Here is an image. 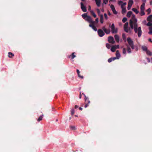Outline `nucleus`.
I'll return each instance as SVG.
<instances>
[{"label":"nucleus","mask_w":152,"mask_h":152,"mask_svg":"<svg viewBox=\"0 0 152 152\" xmlns=\"http://www.w3.org/2000/svg\"><path fill=\"white\" fill-rule=\"evenodd\" d=\"M82 16L83 19L86 20V13L82 15Z\"/></svg>","instance_id":"58836bf2"},{"label":"nucleus","mask_w":152,"mask_h":152,"mask_svg":"<svg viewBox=\"0 0 152 152\" xmlns=\"http://www.w3.org/2000/svg\"><path fill=\"white\" fill-rule=\"evenodd\" d=\"M148 41H150V42H152V41H151V38H149V39H148Z\"/></svg>","instance_id":"13d9d810"},{"label":"nucleus","mask_w":152,"mask_h":152,"mask_svg":"<svg viewBox=\"0 0 152 152\" xmlns=\"http://www.w3.org/2000/svg\"><path fill=\"white\" fill-rule=\"evenodd\" d=\"M150 4L152 6V1L150 2Z\"/></svg>","instance_id":"0e129e2a"},{"label":"nucleus","mask_w":152,"mask_h":152,"mask_svg":"<svg viewBox=\"0 0 152 152\" xmlns=\"http://www.w3.org/2000/svg\"><path fill=\"white\" fill-rule=\"evenodd\" d=\"M70 129L71 130H75L76 129L75 127L73 126H70Z\"/></svg>","instance_id":"e433bc0d"},{"label":"nucleus","mask_w":152,"mask_h":152,"mask_svg":"<svg viewBox=\"0 0 152 152\" xmlns=\"http://www.w3.org/2000/svg\"><path fill=\"white\" fill-rule=\"evenodd\" d=\"M75 52H73L71 55H70L69 56V58H71L72 59H73L76 57V56L75 55Z\"/></svg>","instance_id":"dca6fc26"},{"label":"nucleus","mask_w":152,"mask_h":152,"mask_svg":"<svg viewBox=\"0 0 152 152\" xmlns=\"http://www.w3.org/2000/svg\"><path fill=\"white\" fill-rule=\"evenodd\" d=\"M91 14L92 15V16H93L94 18H96V15L95 14V13L93 11H91Z\"/></svg>","instance_id":"2f4dec72"},{"label":"nucleus","mask_w":152,"mask_h":152,"mask_svg":"<svg viewBox=\"0 0 152 152\" xmlns=\"http://www.w3.org/2000/svg\"><path fill=\"white\" fill-rule=\"evenodd\" d=\"M75 113V110L73 109H72L71 110V114L73 115Z\"/></svg>","instance_id":"4c0bfd02"},{"label":"nucleus","mask_w":152,"mask_h":152,"mask_svg":"<svg viewBox=\"0 0 152 152\" xmlns=\"http://www.w3.org/2000/svg\"><path fill=\"white\" fill-rule=\"evenodd\" d=\"M108 14L109 15H111V13L109 12H108Z\"/></svg>","instance_id":"bf43d9fd"},{"label":"nucleus","mask_w":152,"mask_h":152,"mask_svg":"<svg viewBox=\"0 0 152 152\" xmlns=\"http://www.w3.org/2000/svg\"><path fill=\"white\" fill-rule=\"evenodd\" d=\"M82 94H83V95H84V97H85L84 99L85 100V101H86V95L83 93H82V94H81V92L80 93V96H79V98L80 99L81 98V96H82Z\"/></svg>","instance_id":"473e14b6"},{"label":"nucleus","mask_w":152,"mask_h":152,"mask_svg":"<svg viewBox=\"0 0 152 152\" xmlns=\"http://www.w3.org/2000/svg\"><path fill=\"white\" fill-rule=\"evenodd\" d=\"M133 3V1L132 0H129L128 3L127 9L128 10L130 9Z\"/></svg>","instance_id":"423d86ee"},{"label":"nucleus","mask_w":152,"mask_h":152,"mask_svg":"<svg viewBox=\"0 0 152 152\" xmlns=\"http://www.w3.org/2000/svg\"><path fill=\"white\" fill-rule=\"evenodd\" d=\"M123 53L124 54L126 53V50L125 48H124L123 50Z\"/></svg>","instance_id":"a19ab883"},{"label":"nucleus","mask_w":152,"mask_h":152,"mask_svg":"<svg viewBox=\"0 0 152 152\" xmlns=\"http://www.w3.org/2000/svg\"><path fill=\"white\" fill-rule=\"evenodd\" d=\"M121 8L122 9V13L123 14L125 13L126 12V10L125 8H124L123 7V5H121Z\"/></svg>","instance_id":"f8f14e48"},{"label":"nucleus","mask_w":152,"mask_h":152,"mask_svg":"<svg viewBox=\"0 0 152 152\" xmlns=\"http://www.w3.org/2000/svg\"><path fill=\"white\" fill-rule=\"evenodd\" d=\"M142 49L143 51H145L146 52L148 50L146 46H143L142 47Z\"/></svg>","instance_id":"cd10ccee"},{"label":"nucleus","mask_w":152,"mask_h":152,"mask_svg":"<svg viewBox=\"0 0 152 152\" xmlns=\"http://www.w3.org/2000/svg\"><path fill=\"white\" fill-rule=\"evenodd\" d=\"M122 38L124 40L125 42H126V36L125 35V34L124 33H123L122 34Z\"/></svg>","instance_id":"393cba45"},{"label":"nucleus","mask_w":152,"mask_h":152,"mask_svg":"<svg viewBox=\"0 0 152 152\" xmlns=\"http://www.w3.org/2000/svg\"><path fill=\"white\" fill-rule=\"evenodd\" d=\"M112 59L111 58H109L108 60V62L109 63L111 62L112 61Z\"/></svg>","instance_id":"a18cd8bd"},{"label":"nucleus","mask_w":152,"mask_h":152,"mask_svg":"<svg viewBox=\"0 0 152 152\" xmlns=\"http://www.w3.org/2000/svg\"><path fill=\"white\" fill-rule=\"evenodd\" d=\"M116 49V48L114 46L112 47L111 48V50L112 52H114Z\"/></svg>","instance_id":"c85d7f7f"},{"label":"nucleus","mask_w":152,"mask_h":152,"mask_svg":"<svg viewBox=\"0 0 152 152\" xmlns=\"http://www.w3.org/2000/svg\"><path fill=\"white\" fill-rule=\"evenodd\" d=\"M79 109L80 110H82L83 109L81 107H80Z\"/></svg>","instance_id":"052dcab7"},{"label":"nucleus","mask_w":152,"mask_h":152,"mask_svg":"<svg viewBox=\"0 0 152 152\" xmlns=\"http://www.w3.org/2000/svg\"><path fill=\"white\" fill-rule=\"evenodd\" d=\"M152 22H148L147 24L146 25L148 26H149V31L148 34H152Z\"/></svg>","instance_id":"20e7f679"},{"label":"nucleus","mask_w":152,"mask_h":152,"mask_svg":"<svg viewBox=\"0 0 152 152\" xmlns=\"http://www.w3.org/2000/svg\"><path fill=\"white\" fill-rule=\"evenodd\" d=\"M102 29L104 30V31L106 30V28H105V27H103Z\"/></svg>","instance_id":"603ef678"},{"label":"nucleus","mask_w":152,"mask_h":152,"mask_svg":"<svg viewBox=\"0 0 152 152\" xmlns=\"http://www.w3.org/2000/svg\"><path fill=\"white\" fill-rule=\"evenodd\" d=\"M132 19L129 20V25L132 29H134L136 33H137L138 37H140L142 34V31L141 27L138 28L137 23V19L135 18V16L134 14L132 15Z\"/></svg>","instance_id":"f257e3e1"},{"label":"nucleus","mask_w":152,"mask_h":152,"mask_svg":"<svg viewBox=\"0 0 152 152\" xmlns=\"http://www.w3.org/2000/svg\"><path fill=\"white\" fill-rule=\"evenodd\" d=\"M140 14L141 16H143L145 15V12H144V10H140Z\"/></svg>","instance_id":"bb28decb"},{"label":"nucleus","mask_w":152,"mask_h":152,"mask_svg":"<svg viewBox=\"0 0 152 152\" xmlns=\"http://www.w3.org/2000/svg\"><path fill=\"white\" fill-rule=\"evenodd\" d=\"M151 61H152V58H151Z\"/></svg>","instance_id":"774afa93"},{"label":"nucleus","mask_w":152,"mask_h":152,"mask_svg":"<svg viewBox=\"0 0 152 152\" xmlns=\"http://www.w3.org/2000/svg\"><path fill=\"white\" fill-rule=\"evenodd\" d=\"M111 31L113 33H116L117 32L118 30L117 28H116L115 29V28L114 29H111Z\"/></svg>","instance_id":"5701e85b"},{"label":"nucleus","mask_w":152,"mask_h":152,"mask_svg":"<svg viewBox=\"0 0 152 152\" xmlns=\"http://www.w3.org/2000/svg\"><path fill=\"white\" fill-rule=\"evenodd\" d=\"M8 54L9 58H12L14 56V54L11 52H9Z\"/></svg>","instance_id":"f3484780"},{"label":"nucleus","mask_w":152,"mask_h":152,"mask_svg":"<svg viewBox=\"0 0 152 152\" xmlns=\"http://www.w3.org/2000/svg\"><path fill=\"white\" fill-rule=\"evenodd\" d=\"M108 41L109 42L113 44L115 43V41H114L113 37L111 36H110L108 37Z\"/></svg>","instance_id":"0eeeda50"},{"label":"nucleus","mask_w":152,"mask_h":152,"mask_svg":"<svg viewBox=\"0 0 152 152\" xmlns=\"http://www.w3.org/2000/svg\"><path fill=\"white\" fill-rule=\"evenodd\" d=\"M124 31L127 33H128L129 32H131L130 28H124Z\"/></svg>","instance_id":"6ab92c4d"},{"label":"nucleus","mask_w":152,"mask_h":152,"mask_svg":"<svg viewBox=\"0 0 152 152\" xmlns=\"http://www.w3.org/2000/svg\"><path fill=\"white\" fill-rule=\"evenodd\" d=\"M104 17L105 19L106 20H107L108 19V17H107V14L106 13H104Z\"/></svg>","instance_id":"79ce46f5"},{"label":"nucleus","mask_w":152,"mask_h":152,"mask_svg":"<svg viewBox=\"0 0 152 152\" xmlns=\"http://www.w3.org/2000/svg\"><path fill=\"white\" fill-rule=\"evenodd\" d=\"M142 1L145 3V2L146 1V0H142Z\"/></svg>","instance_id":"e2e57ef3"},{"label":"nucleus","mask_w":152,"mask_h":152,"mask_svg":"<svg viewBox=\"0 0 152 152\" xmlns=\"http://www.w3.org/2000/svg\"><path fill=\"white\" fill-rule=\"evenodd\" d=\"M147 60L148 61V62H150V59L149 58H147Z\"/></svg>","instance_id":"680f3d73"},{"label":"nucleus","mask_w":152,"mask_h":152,"mask_svg":"<svg viewBox=\"0 0 152 152\" xmlns=\"http://www.w3.org/2000/svg\"><path fill=\"white\" fill-rule=\"evenodd\" d=\"M77 74H79L80 73V71L78 69H77Z\"/></svg>","instance_id":"864d4df0"},{"label":"nucleus","mask_w":152,"mask_h":152,"mask_svg":"<svg viewBox=\"0 0 152 152\" xmlns=\"http://www.w3.org/2000/svg\"><path fill=\"white\" fill-rule=\"evenodd\" d=\"M44 115L43 114H42V115L41 116H40L39 117V118L37 119V121L38 122H39L41 121L43 118V116Z\"/></svg>","instance_id":"aec40b11"},{"label":"nucleus","mask_w":152,"mask_h":152,"mask_svg":"<svg viewBox=\"0 0 152 152\" xmlns=\"http://www.w3.org/2000/svg\"><path fill=\"white\" fill-rule=\"evenodd\" d=\"M111 28V29H114L115 28V26L113 23L112 24Z\"/></svg>","instance_id":"ea45409f"},{"label":"nucleus","mask_w":152,"mask_h":152,"mask_svg":"<svg viewBox=\"0 0 152 152\" xmlns=\"http://www.w3.org/2000/svg\"><path fill=\"white\" fill-rule=\"evenodd\" d=\"M145 4L144 3H143L140 6V10H144L145 8Z\"/></svg>","instance_id":"2eb2a0df"},{"label":"nucleus","mask_w":152,"mask_h":152,"mask_svg":"<svg viewBox=\"0 0 152 152\" xmlns=\"http://www.w3.org/2000/svg\"><path fill=\"white\" fill-rule=\"evenodd\" d=\"M103 3L104 4H107V3L108 2V0H103Z\"/></svg>","instance_id":"37998d69"},{"label":"nucleus","mask_w":152,"mask_h":152,"mask_svg":"<svg viewBox=\"0 0 152 152\" xmlns=\"http://www.w3.org/2000/svg\"><path fill=\"white\" fill-rule=\"evenodd\" d=\"M128 22H126L124 25V28H128Z\"/></svg>","instance_id":"7c9ffc66"},{"label":"nucleus","mask_w":152,"mask_h":152,"mask_svg":"<svg viewBox=\"0 0 152 152\" xmlns=\"http://www.w3.org/2000/svg\"><path fill=\"white\" fill-rule=\"evenodd\" d=\"M97 13L99 14L100 13V10L99 9H97Z\"/></svg>","instance_id":"8fccbe9b"},{"label":"nucleus","mask_w":152,"mask_h":152,"mask_svg":"<svg viewBox=\"0 0 152 152\" xmlns=\"http://www.w3.org/2000/svg\"><path fill=\"white\" fill-rule=\"evenodd\" d=\"M123 3V2L121 1H118V4H121Z\"/></svg>","instance_id":"09e8293b"},{"label":"nucleus","mask_w":152,"mask_h":152,"mask_svg":"<svg viewBox=\"0 0 152 152\" xmlns=\"http://www.w3.org/2000/svg\"><path fill=\"white\" fill-rule=\"evenodd\" d=\"M77 75H78V76L79 77H80V78H81L82 79L83 78V76H81L80 75V73L79 74H77Z\"/></svg>","instance_id":"de8ad7c7"},{"label":"nucleus","mask_w":152,"mask_h":152,"mask_svg":"<svg viewBox=\"0 0 152 152\" xmlns=\"http://www.w3.org/2000/svg\"><path fill=\"white\" fill-rule=\"evenodd\" d=\"M146 54L148 55H149V56H151L152 55V53L150 51H149L148 50L146 51Z\"/></svg>","instance_id":"412c9836"},{"label":"nucleus","mask_w":152,"mask_h":152,"mask_svg":"<svg viewBox=\"0 0 152 152\" xmlns=\"http://www.w3.org/2000/svg\"><path fill=\"white\" fill-rule=\"evenodd\" d=\"M116 57L117 59H119L121 56L120 54L119 53V51L117 50L116 51Z\"/></svg>","instance_id":"9b49d317"},{"label":"nucleus","mask_w":152,"mask_h":152,"mask_svg":"<svg viewBox=\"0 0 152 152\" xmlns=\"http://www.w3.org/2000/svg\"><path fill=\"white\" fill-rule=\"evenodd\" d=\"M88 106V104H86V107H87Z\"/></svg>","instance_id":"338daca9"},{"label":"nucleus","mask_w":152,"mask_h":152,"mask_svg":"<svg viewBox=\"0 0 152 152\" xmlns=\"http://www.w3.org/2000/svg\"><path fill=\"white\" fill-rule=\"evenodd\" d=\"M81 5V8L82 11L84 12H86V6H84L82 2L80 3Z\"/></svg>","instance_id":"1a4fd4ad"},{"label":"nucleus","mask_w":152,"mask_h":152,"mask_svg":"<svg viewBox=\"0 0 152 152\" xmlns=\"http://www.w3.org/2000/svg\"><path fill=\"white\" fill-rule=\"evenodd\" d=\"M127 41L129 45L131 47L132 49L134 48V44L133 41L131 39L130 37H128L127 39Z\"/></svg>","instance_id":"7ed1b4c3"},{"label":"nucleus","mask_w":152,"mask_h":152,"mask_svg":"<svg viewBox=\"0 0 152 152\" xmlns=\"http://www.w3.org/2000/svg\"><path fill=\"white\" fill-rule=\"evenodd\" d=\"M105 33L107 34H109L110 32V29H106V30L104 31Z\"/></svg>","instance_id":"a878e982"},{"label":"nucleus","mask_w":152,"mask_h":152,"mask_svg":"<svg viewBox=\"0 0 152 152\" xmlns=\"http://www.w3.org/2000/svg\"><path fill=\"white\" fill-rule=\"evenodd\" d=\"M127 20V18H124L122 19V21L123 23L125 22Z\"/></svg>","instance_id":"f704fd0d"},{"label":"nucleus","mask_w":152,"mask_h":152,"mask_svg":"<svg viewBox=\"0 0 152 152\" xmlns=\"http://www.w3.org/2000/svg\"><path fill=\"white\" fill-rule=\"evenodd\" d=\"M127 51L128 53H130L131 52V49L129 46L128 45L127 46Z\"/></svg>","instance_id":"c756f323"},{"label":"nucleus","mask_w":152,"mask_h":152,"mask_svg":"<svg viewBox=\"0 0 152 152\" xmlns=\"http://www.w3.org/2000/svg\"><path fill=\"white\" fill-rule=\"evenodd\" d=\"M95 2L97 6L99 7L100 5L101 0H95Z\"/></svg>","instance_id":"4468645a"},{"label":"nucleus","mask_w":152,"mask_h":152,"mask_svg":"<svg viewBox=\"0 0 152 152\" xmlns=\"http://www.w3.org/2000/svg\"><path fill=\"white\" fill-rule=\"evenodd\" d=\"M132 10L135 12L136 14H137L139 13V11L137 9L135 8H133L132 9Z\"/></svg>","instance_id":"b1692460"},{"label":"nucleus","mask_w":152,"mask_h":152,"mask_svg":"<svg viewBox=\"0 0 152 152\" xmlns=\"http://www.w3.org/2000/svg\"><path fill=\"white\" fill-rule=\"evenodd\" d=\"M97 32L99 36L100 37H102L105 34L104 33V31L100 29H98Z\"/></svg>","instance_id":"39448f33"},{"label":"nucleus","mask_w":152,"mask_h":152,"mask_svg":"<svg viewBox=\"0 0 152 152\" xmlns=\"http://www.w3.org/2000/svg\"><path fill=\"white\" fill-rule=\"evenodd\" d=\"M114 46L116 48H116H119V46L118 45H115Z\"/></svg>","instance_id":"3c124183"},{"label":"nucleus","mask_w":152,"mask_h":152,"mask_svg":"<svg viewBox=\"0 0 152 152\" xmlns=\"http://www.w3.org/2000/svg\"><path fill=\"white\" fill-rule=\"evenodd\" d=\"M147 20L148 22H152V15H149L147 18Z\"/></svg>","instance_id":"9d476101"},{"label":"nucleus","mask_w":152,"mask_h":152,"mask_svg":"<svg viewBox=\"0 0 152 152\" xmlns=\"http://www.w3.org/2000/svg\"><path fill=\"white\" fill-rule=\"evenodd\" d=\"M89 7L88 10H89L91 9V7H90V6H89Z\"/></svg>","instance_id":"69168bd1"},{"label":"nucleus","mask_w":152,"mask_h":152,"mask_svg":"<svg viewBox=\"0 0 152 152\" xmlns=\"http://www.w3.org/2000/svg\"><path fill=\"white\" fill-rule=\"evenodd\" d=\"M110 8L114 14H117V12L116 11L115 7L113 5L111 4L110 6Z\"/></svg>","instance_id":"6e6552de"},{"label":"nucleus","mask_w":152,"mask_h":152,"mask_svg":"<svg viewBox=\"0 0 152 152\" xmlns=\"http://www.w3.org/2000/svg\"><path fill=\"white\" fill-rule=\"evenodd\" d=\"M114 37L116 41L117 42H118L119 41V36L117 35H115L114 36Z\"/></svg>","instance_id":"ddd939ff"},{"label":"nucleus","mask_w":152,"mask_h":152,"mask_svg":"<svg viewBox=\"0 0 152 152\" xmlns=\"http://www.w3.org/2000/svg\"><path fill=\"white\" fill-rule=\"evenodd\" d=\"M132 12L131 11H129L128 12L127 14V16L128 18L130 17L131 15L132 14Z\"/></svg>","instance_id":"a211bd4d"},{"label":"nucleus","mask_w":152,"mask_h":152,"mask_svg":"<svg viewBox=\"0 0 152 152\" xmlns=\"http://www.w3.org/2000/svg\"><path fill=\"white\" fill-rule=\"evenodd\" d=\"M106 47L107 48L109 49L111 47L110 45L109 44L107 43L106 44Z\"/></svg>","instance_id":"c9c22d12"},{"label":"nucleus","mask_w":152,"mask_h":152,"mask_svg":"<svg viewBox=\"0 0 152 152\" xmlns=\"http://www.w3.org/2000/svg\"><path fill=\"white\" fill-rule=\"evenodd\" d=\"M126 2H124L123 3V4L122 5H123V7L124 6L126 5Z\"/></svg>","instance_id":"5fc2aeb1"},{"label":"nucleus","mask_w":152,"mask_h":152,"mask_svg":"<svg viewBox=\"0 0 152 152\" xmlns=\"http://www.w3.org/2000/svg\"><path fill=\"white\" fill-rule=\"evenodd\" d=\"M146 11L148 12V15L151 13V9L150 8H148L147 10Z\"/></svg>","instance_id":"72a5a7b5"},{"label":"nucleus","mask_w":152,"mask_h":152,"mask_svg":"<svg viewBox=\"0 0 152 152\" xmlns=\"http://www.w3.org/2000/svg\"><path fill=\"white\" fill-rule=\"evenodd\" d=\"M86 20L88 21L89 23V26L90 27H91L94 31H96L97 29L95 26V22L91 18L88 16L86 14Z\"/></svg>","instance_id":"f03ea898"},{"label":"nucleus","mask_w":152,"mask_h":152,"mask_svg":"<svg viewBox=\"0 0 152 152\" xmlns=\"http://www.w3.org/2000/svg\"><path fill=\"white\" fill-rule=\"evenodd\" d=\"M98 18H97L95 20V21L96 23L95 24L96 25L97 23L98 22Z\"/></svg>","instance_id":"c03bdc74"},{"label":"nucleus","mask_w":152,"mask_h":152,"mask_svg":"<svg viewBox=\"0 0 152 152\" xmlns=\"http://www.w3.org/2000/svg\"><path fill=\"white\" fill-rule=\"evenodd\" d=\"M100 22L101 23H102L103 22V17L102 15H100Z\"/></svg>","instance_id":"4be33fe9"},{"label":"nucleus","mask_w":152,"mask_h":152,"mask_svg":"<svg viewBox=\"0 0 152 152\" xmlns=\"http://www.w3.org/2000/svg\"><path fill=\"white\" fill-rule=\"evenodd\" d=\"M78 107V106L77 105H75V108L76 109Z\"/></svg>","instance_id":"6e6d98bb"},{"label":"nucleus","mask_w":152,"mask_h":152,"mask_svg":"<svg viewBox=\"0 0 152 152\" xmlns=\"http://www.w3.org/2000/svg\"><path fill=\"white\" fill-rule=\"evenodd\" d=\"M111 58L112 59V61H114L115 59H117V58H117L116 57H114Z\"/></svg>","instance_id":"49530a36"},{"label":"nucleus","mask_w":152,"mask_h":152,"mask_svg":"<svg viewBox=\"0 0 152 152\" xmlns=\"http://www.w3.org/2000/svg\"><path fill=\"white\" fill-rule=\"evenodd\" d=\"M143 23H144L145 24L146 23V21L145 20H144V21H143Z\"/></svg>","instance_id":"4d7b16f0"}]
</instances>
